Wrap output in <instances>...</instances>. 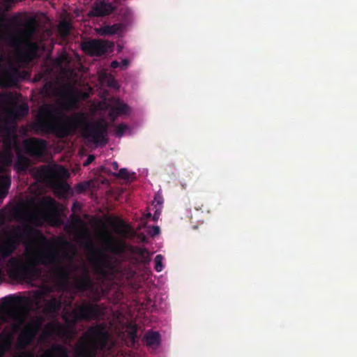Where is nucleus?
Wrapping results in <instances>:
<instances>
[{"label": "nucleus", "instance_id": "37", "mask_svg": "<svg viewBox=\"0 0 357 357\" xmlns=\"http://www.w3.org/2000/svg\"><path fill=\"white\" fill-rule=\"evenodd\" d=\"M80 209H81V204L77 202H73V204L72 205L71 210L73 212H76L77 211H79Z\"/></svg>", "mask_w": 357, "mask_h": 357}, {"label": "nucleus", "instance_id": "38", "mask_svg": "<svg viewBox=\"0 0 357 357\" xmlns=\"http://www.w3.org/2000/svg\"><path fill=\"white\" fill-rule=\"evenodd\" d=\"M160 229L158 226H153L152 228V235L156 236L160 234Z\"/></svg>", "mask_w": 357, "mask_h": 357}, {"label": "nucleus", "instance_id": "14", "mask_svg": "<svg viewBox=\"0 0 357 357\" xmlns=\"http://www.w3.org/2000/svg\"><path fill=\"white\" fill-rule=\"evenodd\" d=\"M105 244L107 250L116 256L128 252V247H130V245L124 242L114 241L112 238H108Z\"/></svg>", "mask_w": 357, "mask_h": 357}, {"label": "nucleus", "instance_id": "48", "mask_svg": "<svg viewBox=\"0 0 357 357\" xmlns=\"http://www.w3.org/2000/svg\"><path fill=\"white\" fill-rule=\"evenodd\" d=\"M73 270L77 271L78 269V266H75V265H73Z\"/></svg>", "mask_w": 357, "mask_h": 357}, {"label": "nucleus", "instance_id": "4", "mask_svg": "<svg viewBox=\"0 0 357 357\" xmlns=\"http://www.w3.org/2000/svg\"><path fill=\"white\" fill-rule=\"evenodd\" d=\"M108 339L109 333L105 324L90 326L76 343L73 357H97L96 352L106 347Z\"/></svg>", "mask_w": 357, "mask_h": 357}, {"label": "nucleus", "instance_id": "6", "mask_svg": "<svg viewBox=\"0 0 357 357\" xmlns=\"http://www.w3.org/2000/svg\"><path fill=\"white\" fill-rule=\"evenodd\" d=\"M30 305L31 301L27 297L9 295L3 298L1 310L8 318L22 324L23 319L20 312L28 310Z\"/></svg>", "mask_w": 357, "mask_h": 357}, {"label": "nucleus", "instance_id": "41", "mask_svg": "<svg viewBox=\"0 0 357 357\" xmlns=\"http://www.w3.org/2000/svg\"><path fill=\"white\" fill-rule=\"evenodd\" d=\"M120 66V63L117 61H113L111 63V68H117Z\"/></svg>", "mask_w": 357, "mask_h": 357}, {"label": "nucleus", "instance_id": "42", "mask_svg": "<svg viewBox=\"0 0 357 357\" xmlns=\"http://www.w3.org/2000/svg\"><path fill=\"white\" fill-rule=\"evenodd\" d=\"M111 166L114 171H117L119 169V164L116 161L112 162Z\"/></svg>", "mask_w": 357, "mask_h": 357}, {"label": "nucleus", "instance_id": "8", "mask_svg": "<svg viewBox=\"0 0 357 357\" xmlns=\"http://www.w3.org/2000/svg\"><path fill=\"white\" fill-rule=\"evenodd\" d=\"M107 129L108 125L103 121L89 123L83 128V135L96 144L103 141L106 142Z\"/></svg>", "mask_w": 357, "mask_h": 357}, {"label": "nucleus", "instance_id": "20", "mask_svg": "<svg viewBox=\"0 0 357 357\" xmlns=\"http://www.w3.org/2000/svg\"><path fill=\"white\" fill-rule=\"evenodd\" d=\"M76 283L77 289L81 291H85L91 286V280L89 272L85 266H82V276L77 280Z\"/></svg>", "mask_w": 357, "mask_h": 357}, {"label": "nucleus", "instance_id": "12", "mask_svg": "<svg viewBox=\"0 0 357 357\" xmlns=\"http://www.w3.org/2000/svg\"><path fill=\"white\" fill-rule=\"evenodd\" d=\"M42 326V321L37 318L28 322L22 330L20 335L21 341L29 344L34 340L37 333Z\"/></svg>", "mask_w": 357, "mask_h": 357}, {"label": "nucleus", "instance_id": "10", "mask_svg": "<svg viewBox=\"0 0 357 357\" xmlns=\"http://www.w3.org/2000/svg\"><path fill=\"white\" fill-rule=\"evenodd\" d=\"M47 142L43 139L30 138L24 141V152L31 157L40 158L47 149Z\"/></svg>", "mask_w": 357, "mask_h": 357}, {"label": "nucleus", "instance_id": "45", "mask_svg": "<svg viewBox=\"0 0 357 357\" xmlns=\"http://www.w3.org/2000/svg\"><path fill=\"white\" fill-rule=\"evenodd\" d=\"M65 257L66 259H68L70 261H73V258H74V255L73 254V255H70V254L67 253V254L65 255Z\"/></svg>", "mask_w": 357, "mask_h": 357}, {"label": "nucleus", "instance_id": "35", "mask_svg": "<svg viewBox=\"0 0 357 357\" xmlns=\"http://www.w3.org/2000/svg\"><path fill=\"white\" fill-rule=\"evenodd\" d=\"M58 189L63 194H67L70 190V186L66 183H61L58 185Z\"/></svg>", "mask_w": 357, "mask_h": 357}, {"label": "nucleus", "instance_id": "16", "mask_svg": "<svg viewBox=\"0 0 357 357\" xmlns=\"http://www.w3.org/2000/svg\"><path fill=\"white\" fill-rule=\"evenodd\" d=\"M18 73L15 68L8 70L6 67L0 63V86H8L10 82L14 80Z\"/></svg>", "mask_w": 357, "mask_h": 357}, {"label": "nucleus", "instance_id": "18", "mask_svg": "<svg viewBox=\"0 0 357 357\" xmlns=\"http://www.w3.org/2000/svg\"><path fill=\"white\" fill-rule=\"evenodd\" d=\"M61 307L62 302L61 299L52 297L45 301L44 310L47 314L55 315L59 312Z\"/></svg>", "mask_w": 357, "mask_h": 357}, {"label": "nucleus", "instance_id": "32", "mask_svg": "<svg viewBox=\"0 0 357 357\" xmlns=\"http://www.w3.org/2000/svg\"><path fill=\"white\" fill-rule=\"evenodd\" d=\"M163 257L161 255H157L155 257V270L157 272H161L163 269L162 265Z\"/></svg>", "mask_w": 357, "mask_h": 357}, {"label": "nucleus", "instance_id": "17", "mask_svg": "<svg viewBox=\"0 0 357 357\" xmlns=\"http://www.w3.org/2000/svg\"><path fill=\"white\" fill-rule=\"evenodd\" d=\"M129 110L128 106L118 100L115 105L112 106L109 112V117L112 121H114L121 114H126Z\"/></svg>", "mask_w": 357, "mask_h": 357}, {"label": "nucleus", "instance_id": "21", "mask_svg": "<svg viewBox=\"0 0 357 357\" xmlns=\"http://www.w3.org/2000/svg\"><path fill=\"white\" fill-rule=\"evenodd\" d=\"M122 29L121 24H114L112 25H105L96 29V32L102 36H112L116 34Z\"/></svg>", "mask_w": 357, "mask_h": 357}, {"label": "nucleus", "instance_id": "51", "mask_svg": "<svg viewBox=\"0 0 357 357\" xmlns=\"http://www.w3.org/2000/svg\"><path fill=\"white\" fill-rule=\"evenodd\" d=\"M7 97L10 99V95H7Z\"/></svg>", "mask_w": 357, "mask_h": 357}, {"label": "nucleus", "instance_id": "40", "mask_svg": "<svg viewBox=\"0 0 357 357\" xmlns=\"http://www.w3.org/2000/svg\"><path fill=\"white\" fill-rule=\"evenodd\" d=\"M95 160V156L93 155H90L88 158H87V160L84 163V165H88L89 164H90L91 162H93V160Z\"/></svg>", "mask_w": 357, "mask_h": 357}, {"label": "nucleus", "instance_id": "2", "mask_svg": "<svg viewBox=\"0 0 357 357\" xmlns=\"http://www.w3.org/2000/svg\"><path fill=\"white\" fill-rule=\"evenodd\" d=\"M85 122L84 113L66 115L52 105L45 104L39 109L33 127L42 132L64 138L75 134Z\"/></svg>", "mask_w": 357, "mask_h": 357}, {"label": "nucleus", "instance_id": "31", "mask_svg": "<svg viewBox=\"0 0 357 357\" xmlns=\"http://www.w3.org/2000/svg\"><path fill=\"white\" fill-rule=\"evenodd\" d=\"M113 175L125 180H130L132 176L126 168L120 169L118 173H114Z\"/></svg>", "mask_w": 357, "mask_h": 357}, {"label": "nucleus", "instance_id": "36", "mask_svg": "<svg viewBox=\"0 0 357 357\" xmlns=\"http://www.w3.org/2000/svg\"><path fill=\"white\" fill-rule=\"evenodd\" d=\"M87 185L82 183H79L76 185L75 189L77 192L81 193L86 190Z\"/></svg>", "mask_w": 357, "mask_h": 357}, {"label": "nucleus", "instance_id": "9", "mask_svg": "<svg viewBox=\"0 0 357 357\" xmlns=\"http://www.w3.org/2000/svg\"><path fill=\"white\" fill-rule=\"evenodd\" d=\"M114 43L100 39H93L82 44V50L91 56H100L112 52Z\"/></svg>", "mask_w": 357, "mask_h": 357}, {"label": "nucleus", "instance_id": "27", "mask_svg": "<svg viewBox=\"0 0 357 357\" xmlns=\"http://www.w3.org/2000/svg\"><path fill=\"white\" fill-rule=\"evenodd\" d=\"M52 348L54 349L59 350L61 352V355L54 356V355L47 354L45 355L35 356L33 354H31L25 355V356L15 355V356H13L12 357H70L67 354L66 349H65L64 347L59 345V344H54V345H53Z\"/></svg>", "mask_w": 357, "mask_h": 357}, {"label": "nucleus", "instance_id": "28", "mask_svg": "<svg viewBox=\"0 0 357 357\" xmlns=\"http://www.w3.org/2000/svg\"><path fill=\"white\" fill-rule=\"evenodd\" d=\"M12 164V155L10 153L0 151V172L4 167H9Z\"/></svg>", "mask_w": 357, "mask_h": 357}, {"label": "nucleus", "instance_id": "13", "mask_svg": "<svg viewBox=\"0 0 357 357\" xmlns=\"http://www.w3.org/2000/svg\"><path fill=\"white\" fill-rule=\"evenodd\" d=\"M61 96L68 100L67 102L63 105L64 108L73 107L79 98L82 97L85 99L89 97L86 93H82L70 86L64 87L61 93Z\"/></svg>", "mask_w": 357, "mask_h": 357}, {"label": "nucleus", "instance_id": "44", "mask_svg": "<svg viewBox=\"0 0 357 357\" xmlns=\"http://www.w3.org/2000/svg\"><path fill=\"white\" fill-rule=\"evenodd\" d=\"M121 64L124 68H126L129 64V60L128 59H124L121 61Z\"/></svg>", "mask_w": 357, "mask_h": 357}, {"label": "nucleus", "instance_id": "33", "mask_svg": "<svg viewBox=\"0 0 357 357\" xmlns=\"http://www.w3.org/2000/svg\"><path fill=\"white\" fill-rule=\"evenodd\" d=\"M59 29L63 34L67 35L70 31V24L66 22H61L59 24Z\"/></svg>", "mask_w": 357, "mask_h": 357}, {"label": "nucleus", "instance_id": "34", "mask_svg": "<svg viewBox=\"0 0 357 357\" xmlns=\"http://www.w3.org/2000/svg\"><path fill=\"white\" fill-rule=\"evenodd\" d=\"M128 129V126L126 125V124H119L116 126V130H115V132H116V135L119 137H121L125 131Z\"/></svg>", "mask_w": 357, "mask_h": 357}, {"label": "nucleus", "instance_id": "19", "mask_svg": "<svg viewBox=\"0 0 357 357\" xmlns=\"http://www.w3.org/2000/svg\"><path fill=\"white\" fill-rule=\"evenodd\" d=\"M29 113V107L25 104H17L15 102L8 110V114L13 118L26 116Z\"/></svg>", "mask_w": 357, "mask_h": 357}, {"label": "nucleus", "instance_id": "1", "mask_svg": "<svg viewBox=\"0 0 357 357\" xmlns=\"http://www.w3.org/2000/svg\"><path fill=\"white\" fill-rule=\"evenodd\" d=\"M39 265L51 268L61 282H67L71 275V269L63 264L57 251L28 246L22 256L12 257L8 259L7 272L12 279L32 282L40 276Z\"/></svg>", "mask_w": 357, "mask_h": 357}, {"label": "nucleus", "instance_id": "15", "mask_svg": "<svg viewBox=\"0 0 357 357\" xmlns=\"http://www.w3.org/2000/svg\"><path fill=\"white\" fill-rule=\"evenodd\" d=\"M114 10V7L111 3L102 1L96 3L92 10L89 12L90 17H104L111 14Z\"/></svg>", "mask_w": 357, "mask_h": 357}, {"label": "nucleus", "instance_id": "3", "mask_svg": "<svg viewBox=\"0 0 357 357\" xmlns=\"http://www.w3.org/2000/svg\"><path fill=\"white\" fill-rule=\"evenodd\" d=\"M103 314V308L98 304L85 302L82 305H76L71 311L63 310L61 317L66 325L59 321L48 322L45 326L43 336L47 339H59L65 343H70L74 337L72 328L79 321L98 319Z\"/></svg>", "mask_w": 357, "mask_h": 357}, {"label": "nucleus", "instance_id": "46", "mask_svg": "<svg viewBox=\"0 0 357 357\" xmlns=\"http://www.w3.org/2000/svg\"><path fill=\"white\" fill-rule=\"evenodd\" d=\"M160 215V213L156 211L154 213L153 220L156 221Z\"/></svg>", "mask_w": 357, "mask_h": 357}, {"label": "nucleus", "instance_id": "29", "mask_svg": "<svg viewBox=\"0 0 357 357\" xmlns=\"http://www.w3.org/2000/svg\"><path fill=\"white\" fill-rule=\"evenodd\" d=\"M36 176L40 181H47L52 176V172L50 169L43 167L37 171Z\"/></svg>", "mask_w": 357, "mask_h": 357}, {"label": "nucleus", "instance_id": "11", "mask_svg": "<svg viewBox=\"0 0 357 357\" xmlns=\"http://www.w3.org/2000/svg\"><path fill=\"white\" fill-rule=\"evenodd\" d=\"M17 51V57L21 61L29 63L33 61L38 54L39 50L38 44L31 40L23 43L20 47H14Z\"/></svg>", "mask_w": 357, "mask_h": 357}, {"label": "nucleus", "instance_id": "22", "mask_svg": "<svg viewBox=\"0 0 357 357\" xmlns=\"http://www.w3.org/2000/svg\"><path fill=\"white\" fill-rule=\"evenodd\" d=\"M30 165V160L26 156L18 153L14 165V168L17 172H24Z\"/></svg>", "mask_w": 357, "mask_h": 357}, {"label": "nucleus", "instance_id": "50", "mask_svg": "<svg viewBox=\"0 0 357 357\" xmlns=\"http://www.w3.org/2000/svg\"><path fill=\"white\" fill-rule=\"evenodd\" d=\"M61 169L63 171V172H66V170L65 169V168L63 167H61Z\"/></svg>", "mask_w": 357, "mask_h": 357}, {"label": "nucleus", "instance_id": "49", "mask_svg": "<svg viewBox=\"0 0 357 357\" xmlns=\"http://www.w3.org/2000/svg\"><path fill=\"white\" fill-rule=\"evenodd\" d=\"M76 219H77V221H80V218L79 217L77 216Z\"/></svg>", "mask_w": 357, "mask_h": 357}, {"label": "nucleus", "instance_id": "7", "mask_svg": "<svg viewBox=\"0 0 357 357\" xmlns=\"http://www.w3.org/2000/svg\"><path fill=\"white\" fill-rule=\"evenodd\" d=\"M88 259L96 275L102 278H105L107 275V270L111 268V263L106 254L96 248L93 244H90Z\"/></svg>", "mask_w": 357, "mask_h": 357}, {"label": "nucleus", "instance_id": "23", "mask_svg": "<svg viewBox=\"0 0 357 357\" xmlns=\"http://www.w3.org/2000/svg\"><path fill=\"white\" fill-rule=\"evenodd\" d=\"M144 340L148 347L155 349L160 344V335L156 331L149 332L145 335Z\"/></svg>", "mask_w": 357, "mask_h": 357}, {"label": "nucleus", "instance_id": "5", "mask_svg": "<svg viewBox=\"0 0 357 357\" xmlns=\"http://www.w3.org/2000/svg\"><path fill=\"white\" fill-rule=\"evenodd\" d=\"M34 234L39 241L43 243L47 242V238L43 233L26 225L16 226L10 231L4 233L0 236V255L3 258L8 257L21 241L32 238Z\"/></svg>", "mask_w": 357, "mask_h": 357}, {"label": "nucleus", "instance_id": "39", "mask_svg": "<svg viewBox=\"0 0 357 357\" xmlns=\"http://www.w3.org/2000/svg\"><path fill=\"white\" fill-rule=\"evenodd\" d=\"M52 87V83H47L45 85L43 88V91L45 93V95H49L48 89Z\"/></svg>", "mask_w": 357, "mask_h": 357}, {"label": "nucleus", "instance_id": "26", "mask_svg": "<svg viewBox=\"0 0 357 357\" xmlns=\"http://www.w3.org/2000/svg\"><path fill=\"white\" fill-rule=\"evenodd\" d=\"M128 252L132 255H138L143 262H146L150 260L149 252L146 248L130 245V247H128Z\"/></svg>", "mask_w": 357, "mask_h": 357}, {"label": "nucleus", "instance_id": "25", "mask_svg": "<svg viewBox=\"0 0 357 357\" xmlns=\"http://www.w3.org/2000/svg\"><path fill=\"white\" fill-rule=\"evenodd\" d=\"M11 180L9 176H0V202L7 196Z\"/></svg>", "mask_w": 357, "mask_h": 357}, {"label": "nucleus", "instance_id": "43", "mask_svg": "<svg viewBox=\"0 0 357 357\" xmlns=\"http://www.w3.org/2000/svg\"><path fill=\"white\" fill-rule=\"evenodd\" d=\"M10 22L15 25H20L19 20L15 16L13 17V18L10 20Z\"/></svg>", "mask_w": 357, "mask_h": 357}, {"label": "nucleus", "instance_id": "24", "mask_svg": "<svg viewBox=\"0 0 357 357\" xmlns=\"http://www.w3.org/2000/svg\"><path fill=\"white\" fill-rule=\"evenodd\" d=\"M11 343V336L8 332L0 333V357H5L4 354L8 349Z\"/></svg>", "mask_w": 357, "mask_h": 357}, {"label": "nucleus", "instance_id": "47", "mask_svg": "<svg viewBox=\"0 0 357 357\" xmlns=\"http://www.w3.org/2000/svg\"><path fill=\"white\" fill-rule=\"evenodd\" d=\"M136 333H137L136 331L132 332V333H131L132 338H135V337L136 336Z\"/></svg>", "mask_w": 357, "mask_h": 357}, {"label": "nucleus", "instance_id": "30", "mask_svg": "<svg viewBox=\"0 0 357 357\" xmlns=\"http://www.w3.org/2000/svg\"><path fill=\"white\" fill-rule=\"evenodd\" d=\"M42 205L50 210H55L56 202L51 197H45L41 202Z\"/></svg>", "mask_w": 357, "mask_h": 357}]
</instances>
